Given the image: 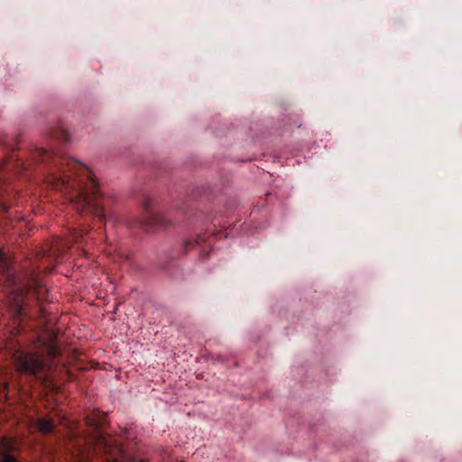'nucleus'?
<instances>
[{"label":"nucleus","instance_id":"nucleus-3","mask_svg":"<svg viewBox=\"0 0 462 462\" xmlns=\"http://www.w3.org/2000/svg\"><path fill=\"white\" fill-rule=\"evenodd\" d=\"M73 203L77 210H84L88 206L90 205V199L86 193H81V195L75 201H73Z\"/></svg>","mask_w":462,"mask_h":462},{"label":"nucleus","instance_id":"nucleus-12","mask_svg":"<svg viewBox=\"0 0 462 462\" xmlns=\"http://www.w3.org/2000/svg\"><path fill=\"white\" fill-rule=\"evenodd\" d=\"M104 443H105V439H100L97 441V445H103Z\"/></svg>","mask_w":462,"mask_h":462},{"label":"nucleus","instance_id":"nucleus-4","mask_svg":"<svg viewBox=\"0 0 462 462\" xmlns=\"http://www.w3.org/2000/svg\"><path fill=\"white\" fill-rule=\"evenodd\" d=\"M154 221L157 225L162 226H171L173 225V222L171 219H166L162 215H157L154 217Z\"/></svg>","mask_w":462,"mask_h":462},{"label":"nucleus","instance_id":"nucleus-14","mask_svg":"<svg viewBox=\"0 0 462 462\" xmlns=\"http://www.w3.org/2000/svg\"><path fill=\"white\" fill-rule=\"evenodd\" d=\"M98 216L100 218H102L104 217L103 213H99Z\"/></svg>","mask_w":462,"mask_h":462},{"label":"nucleus","instance_id":"nucleus-7","mask_svg":"<svg viewBox=\"0 0 462 462\" xmlns=\"http://www.w3.org/2000/svg\"><path fill=\"white\" fill-rule=\"evenodd\" d=\"M89 171L88 180H89V187L91 189L92 194L94 195L97 190V180L94 179L92 171Z\"/></svg>","mask_w":462,"mask_h":462},{"label":"nucleus","instance_id":"nucleus-8","mask_svg":"<svg viewBox=\"0 0 462 462\" xmlns=\"http://www.w3.org/2000/svg\"><path fill=\"white\" fill-rule=\"evenodd\" d=\"M7 268V258L3 251H0V272H4Z\"/></svg>","mask_w":462,"mask_h":462},{"label":"nucleus","instance_id":"nucleus-5","mask_svg":"<svg viewBox=\"0 0 462 462\" xmlns=\"http://www.w3.org/2000/svg\"><path fill=\"white\" fill-rule=\"evenodd\" d=\"M12 445H13L12 440L7 438H4L0 441V448L5 452L11 450Z\"/></svg>","mask_w":462,"mask_h":462},{"label":"nucleus","instance_id":"nucleus-2","mask_svg":"<svg viewBox=\"0 0 462 462\" xmlns=\"http://www.w3.org/2000/svg\"><path fill=\"white\" fill-rule=\"evenodd\" d=\"M37 425L39 431L47 434L53 430L55 422L53 419L43 418L38 420Z\"/></svg>","mask_w":462,"mask_h":462},{"label":"nucleus","instance_id":"nucleus-13","mask_svg":"<svg viewBox=\"0 0 462 462\" xmlns=\"http://www.w3.org/2000/svg\"><path fill=\"white\" fill-rule=\"evenodd\" d=\"M148 206H149V201H146V202L144 203V208H148Z\"/></svg>","mask_w":462,"mask_h":462},{"label":"nucleus","instance_id":"nucleus-1","mask_svg":"<svg viewBox=\"0 0 462 462\" xmlns=\"http://www.w3.org/2000/svg\"><path fill=\"white\" fill-rule=\"evenodd\" d=\"M17 371L23 372L28 374H35L42 368L41 358L29 353H18L14 356Z\"/></svg>","mask_w":462,"mask_h":462},{"label":"nucleus","instance_id":"nucleus-6","mask_svg":"<svg viewBox=\"0 0 462 462\" xmlns=\"http://www.w3.org/2000/svg\"><path fill=\"white\" fill-rule=\"evenodd\" d=\"M47 291V289L42 285H36L33 290V292L37 295L38 299L41 300H45L43 294Z\"/></svg>","mask_w":462,"mask_h":462},{"label":"nucleus","instance_id":"nucleus-10","mask_svg":"<svg viewBox=\"0 0 462 462\" xmlns=\"http://www.w3.org/2000/svg\"><path fill=\"white\" fill-rule=\"evenodd\" d=\"M0 462H17L16 459L8 454H3Z\"/></svg>","mask_w":462,"mask_h":462},{"label":"nucleus","instance_id":"nucleus-9","mask_svg":"<svg viewBox=\"0 0 462 462\" xmlns=\"http://www.w3.org/2000/svg\"><path fill=\"white\" fill-rule=\"evenodd\" d=\"M47 348H48V354L50 356H55L56 355V345L54 344V342H50L47 344Z\"/></svg>","mask_w":462,"mask_h":462},{"label":"nucleus","instance_id":"nucleus-11","mask_svg":"<svg viewBox=\"0 0 462 462\" xmlns=\"http://www.w3.org/2000/svg\"><path fill=\"white\" fill-rule=\"evenodd\" d=\"M103 423V421L101 420H98L97 421H92L91 424L92 425H101Z\"/></svg>","mask_w":462,"mask_h":462}]
</instances>
